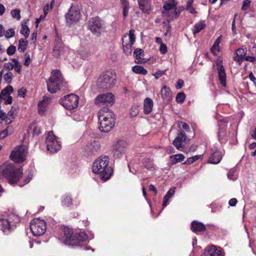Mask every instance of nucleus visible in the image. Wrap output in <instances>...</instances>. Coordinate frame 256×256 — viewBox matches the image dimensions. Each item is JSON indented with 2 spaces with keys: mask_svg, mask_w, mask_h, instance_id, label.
I'll use <instances>...</instances> for the list:
<instances>
[{
  "mask_svg": "<svg viewBox=\"0 0 256 256\" xmlns=\"http://www.w3.org/2000/svg\"><path fill=\"white\" fill-rule=\"evenodd\" d=\"M173 164L180 162L184 160V156L182 154H176L170 156Z\"/></svg>",
  "mask_w": 256,
  "mask_h": 256,
  "instance_id": "obj_39",
  "label": "nucleus"
},
{
  "mask_svg": "<svg viewBox=\"0 0 256 256\" xmlns=\"http://www.w3.org/2000/svg\"><path fill=\"white\" fill-rule=\"evenodd\" d=\"M88 238V236L84 232H81L79 234H76V236L75 240L76 244H75L74 246H78L80 242L86 240Z\"/></svg>",
  "mask_w": 256,
  "mask_h": 256,
  "instance_id": "obj_35",
  "label": "nucleus"
},
{
  "mask_svg": "<svg viewBox=\"0 0 256 256\" xmlns=\"http://www.w3.org/2000/svg\"><path fill=\"white\" fill-rule=\"evenodd\" d=\"M222 158V153L219 151H216L210 158L208 162L212 164H217L220 162Z\"/></svg>",
  "mask_w": 256,
  "mask_h": 256,
  "instance_id": "obj_29",
  "label": "nucleus"
},
{
  "mask_svg": "<svg viewBox=\"0 0 256 256\" xmlns=\"http://www.w3.org/2000/svg\"><path fill=\"white\" fill-rule=\"evenodd\" d=\"M140 10L144 12L150 14L151 11V2L150 0H138Z\"/></svg>",
  "mask_w": 256,
  "mask_h": 256,
  "instance_id": "obj_24",
  "label": "nucleus"
},
{
  "mask_svg": "<svg viewBox=\"0 0 256 256\" xmlns=\"http://www.w3.org/2000/svg\"><path fill=\"white\" fill-rule=\"evenodd\" d=\"M222 62L220 58L216 60V64L218 66L217 69L218 70V78L220 84L224 86H226V74L224 67L222 64Z\"/></svg>",
  "mask_w": 256,
  "mask_h": 256,
  "instance_id": "obj_18",
  "label": "nucleus"
},
{
  "mask_svg": "<svg viewBox=\"0 0 256 256\" xmlns=\"http://www.w3.org/2000/svg\"><path fill=\"white\" fill-rule=\"evenodd\" d=\"M116 78L114 72L108 70L99 77L98 84L100 88L109 89L114 85Z\"/></svg>",
  "mask_w": 256,
  "mask_h": 256,
  "instance_id": "obj_6",
  "label": "nucleus"
},
{
  "mask_svg": "<svg viewBox=\"0 0 256 256\" xmlns=\"http://www.w3.org/2000/svg\"><path fill=\"white\" fill-rule=\"evenodd\" d=\"M12 62L14 63V70L18 74H20L22 71V65L20 64L19 62L16 58H12Z\"/></svg>",
  "mask_w": 256,
  "mask_h": 256,
  "instance_id": "obj_42",
  "label": "nucleus"
},
{
  "mask_svg": "<svg viewBox=\"0 0 256 256\" xmlns=\"http://www.w3.org/2000/svg\"><path fill=\"white\" fill-rule=\"evenodd\" d=\"M16 50V48L15 46L11 45L6 50V52L8 55L12 56L13 55Z\"/></svg>",
  "mask_w": 256,
  "mask_h": 256,
  "instance_id": "obj_54",
  "label": "nucleus"
},
{
  "mask_svg": "<svg viewBox=\"0 0 256 256\" xmlns=\"http://www.w3.org/2000/svg\"><path fill=\"white\" fill-rule=\"evenodd\" d=\"M80 18V13L78 6L72 5L68 12L66 14V18L68 23L71 24L74 22L78 21Z\"/></svg>",
  "mask_w": 256,
  "mask_h": 256,
  "instance_id": "obj_14",
  "label": "nucleus"
},
{
  "mask_svg": "<svg viewBox=\"0 0 256 256\" xmlns=\"http://www.w3.org/2000/svg\"><path fill=\"white\" fill-rule=\"evenodd\" d=\"M79 101L78 96L74 94H70L65 96L60 100V104L68 110H72L76 108Z\"/></svg>",
  "mask_w": 256,
  "mask_h": 256,
  "instance_id": "obj_9",
  "label": "nucleus"
},
{
  "mask_svg": "<svg viewBox=\"0 0 256 256\" xmlns=\"http://www.w3.org/2000/svg\"><path fill=\"white\" fill-rule=\"evenodd\" d=\"M186 140V136L185 133L180 131L178 134V136L174 140L173 144L178 150H182L184 148V143L185 142Z\"/></svg>",
  "mask_w": 256,
  "mask_h": 256,
  "instance_id": "obj_19",
  "label": "nucleus"
},
{
  "mask_svg": "<svg viewBox=\"0 0 256 256\" xmlns=\"http://www.w3.org/2000/svg\"><path fill=\"white\" fill-rule=\"evenodd\" d=\"M11 15L12 18L19 20L20 18V10L18 9H15L11 11Z\"/></svg>",
  "mask_w": 256,
  "mask_h": 256,
  "instance_id": "obj_49",
  "label": "nucleus"
},
{
  "mask_svg": "<svg viewBox=\"0 0 256 256\" xmlns=\"http://www.w3.org/2000/svg\"><path fill=\"white\" fill-rule=\"evenodd\" d=\"M4 68L8 70H12L14 68V63L7 62L5 63L4 66Z\"/></svg>",
  "mask_w": 256,
  "mask_h": 256,
  "instance_id": "obj_57",
  "label": "nucleus"
},
{
  "mask_svg": "<svg viewBox=\"0 0 256 256\" xmlns=\"http://www.w3.org/2000/svg\"><path fill=\"white\" fill-rule=\"evenodd\" d=\"M178 126L180 128H182L183 129L185 130L186 132H189L190 131V126L188 125V124H187L186 123L183 122H178Z\"/></svg>",
  "mask_w": 256,
  "mask_h": 256,
  "instance_id": "obj_56",
  "label": "nucleus"
},
{
  "mask_svg": "<svg viewBox=\"0 0 256 256\" xmlns=\"http://www.w3.org/2000/svg\"><path fill=\"white\" fill-rule=\"evenodd\" d=\"M28 42L26 38H20L19 40L18 50L21 52H23L26 49Z\"/></svg>",
  "mask_w": 256,
  "mask_h": 256,
  "instance_id": "obj_37",
  "label": "nucleus"
},
{
  "mask_svg": "<svg viewBox=\"0 0 256 256\" xmlns=\"http://www.w3.org/2000/svg\"><path fill=\"white\" fill-rule=\"evenodd\" d=\"M160 95L164 102H170L172 97V93L170 88L166 86H164L161 89Z\"/></svg>",
  "mask_w": 256,
  "mask_h": 256,
  "instance_id": "obj_25",
  "label": "nucleus"
},
{
  "mask_svg": "<svg viewBox=\"0 0 256 256\" xmlns=\"http://www.w3.org/2000/svg\"><path fill=\"white\" fill-rule=\"evenodd\" d=\"M80 200L78 196H76L74 202L72 196L69 194H65L61 198V204L62 206L66 207H71L72 206H78L80 204Z\"/></svg>",
  "mask_w": 256,
  "mask_h": 256,
  "instance_id": "obj_15",
  "label": "nucleus"
},
{
  "mask_svg": "<svg viewBox=\"0 0 256 256\" xmlns=\"http://www.w3.org/2000/svg\"><path fill=\"white\" fill-rule=\"evenodd\" d=\"M236 170L235 168H232L230 170L229 172L228 173V178L231 180H236L237 178V175L236 174Z\"/></svg>",
  "mask_w": 256,
  "mask_h": 256,
  "instance_id": "obj_44",
  "label": "nucleus"
},
{
  "mask_svg": "<svg viewBox=\"0 0 256 256\" xmlns=\"http://www.w3.org/2000/svg\"><path fill=\"white\" fill-rule=\"evenodd\" d=\"M191 230L194 233L198 234V232L204 231L206 226L202 223L194 220L191 224Z\"/></svg>",
  "mask_w": 256,
  "mask_h": 256,
  "instance_id": "obj_27",
  "label": "nucleus"
},
{
  "mask_svg": "<svg viewBox=\"0 0 256 256\" xmlns=\"http://www.w3.org/2000/svg\"><path fill=\"white\" fill-rule=\"evenodd\" d=\"M50 104V100L46 96H44L43 100L38 104V111L40 115H43L46 110Z\"/></svg>",
  "mask_w": 256,
  "mask_h": 256,
  "instance_id": "obj_23",
  "label": "nucleus"
},
{
  "mask_svg": "<svg viewBox=\"0 0 256 256\" xmlns=\"http://www.w3.org/2000/svg\"><path fill=\"white\" fill-rule=\"evenodd\" d=\"M138 108L139 106L138 104L132 106L130 110V114L131 117H135L138 115L140 112Z\"/></svg>",
  "mask_w": 256,
  "mask_h": 256,
  "instance_id": "obj_40",
  "label": "nucleus"
},
{
  "mask_svg": "<svg viewBox=\"0 0 256 256\" xmlns=\"http://www.w3.org/2000/svg\"><path fill=\"white\" fill-rule=\"evenodd\" d=\"M177 4L176 0H168L165 2L163 6V8L164 10L162 12L163 16L164 18H168L169 10L175 8Z\"/></svg>",
  "mask_w": 256,
  "mask_h": 256,
  "instance_id": "obj_20",
  "label": "nucleus"
},
{
  "mask_svg": "<svg viewBox=\"0 0 256 256\" xmlns=\"http://www.w3.org/2000/svg\"><path fill=\"white\" fill-rule=\"evenodd\" d=\"M121 4L123 10V16L124 18H126L128 14L130 8L128 2L127 0L121 1Z\"/></svg>",
  "mask_w": 256,
  "mask_h": 256,
  "instance_id": "obj_36",
  "label": "nucleus"
},
{
  "mask_svg": "<svg viewBox=\"0 0 256 256\" xmlns=\"http://www.w3.org/2000/svg\"><path fill=\"white\" fill-rule=\"evenodd\" d=\"M62 52V48H58V46H55L53 51V55L56 57H58L61 55Z\"/></svg>",
  "mask_w": 256,
  "mask_h": 256,
  "instance_id": "obj_51",
  "label": "nucleus"
},
{
  "mask_svg": "<svg viewBox=\"0 0 256 256\" xmlns=\"http://www.w3.org/2000/svg\"><path fill=\"white\" fill-rule=\"evenodd\" d=\"M80 54L83 59L88 58L90 55V53L87 50L84 52L81 51Z\"/></svg>",
  "mask_w": 256,
  "mask_h": 256,
  "instance_id": "obj_60",
  "label": "nucleus"
},
{
  "mask_svg": "<svg viewBox=\"0 0 256 256\" xmlns=\"http://www.w3.org/2000/svg\"><path fill=\"white\" fill-rule=\"evenodd\" d=\"M153 107V100L150 98H146L144 100V113L146 114H150L152 112Z\"/></svg>",
  "mask_w": 256,
  "mask_h": 256,
  "instance_id": "obj_26",
  "label": "nucleus"
},
{
  "mask_svg": "<svg viewBox=\"0 0 256 256\" xmlns=\"http://www.w3.org/2000/svg\"><path fill=\"white\" fill-rule=\"evenodd\" d=\"M244 59L246 61L252 62H256V58L252 56H246Z\"/></svg>",
  "mask_w": 256,
  "mask_h": 256,
  "instance_id": "obj_62",
  "label": "nucleus"
},
{
  "mask_svg": "<svg viewBox=\"0 0 256 256\" xmlns=\"http://www.w3.org/2000/svg\"><path fill=\"white\" fill-rule=\"evenodd\" d=\"M90 30L94 34L98 36L102 28L103 24L101 19L98 17L90 18L88 22Z\"/></svg>",
  "mask_w": 256,
  "mask_h": 256,
  "instance_id": "obj_13",
  "label": "nucleus"
},
{
  "mask_svg": "<svg viewBox=\"0 0 256 256\" xmlns=\"http://www.w3.org/2000/svg\"><path fill=\"white\" fill-rule=\"evenodd\" d=\"M237 16L236 14H235L234 17V19L232 22V31L233 34H236V18Z\"/></svg>",
  "mask_w": 256,
  "mask_h": 256,
  "instance_id": "obj_59",
  "label": "nucleus"
},
{
  "mask_svg": "<svg viewBox=\"0 0 256 256\" xmlns=\"http://www.w3.org/2000/svg\"><path fill=\"white\" fill-rule=\"evenodd\" d=\"M47 150L52 152H56L61 148V142L59 138L54 134L52 131H50L46 140Z\"/></svg>",
  "mask_w": 256,
  "mask_h": 256,
  "instance_id": "obj_7",
  "label": "nucleus"
},
{
  "mask_svg": "<svg viewBox=\"0 0 256 256\" xmlns=\"http://www.w3.org/2000/svg\"><path fill=\"white\" fill-rule=\"evenodd\" d=\"M160 51L162 54H166L167 52L166 46L164 44H162L160 48Z\"/></svg>",
  "mask_w": 256,
  "mask_h": 256,
  "instance_id": "obj_58",
  "label": "nucleus"
},
{
  "mask_svg": "<svg viewBox=\"0 0 256 256\" xmlns=\"http://www.w3.org/2000/svg\"><path fill=\"white\" fill-rule=\"evenodd\" d=\"M8 135V132L6 130L0 132V139L5 138Z\"/></svg>",
  "mask_w": 256,
  "mask_h": 256,
  "instance_id": "obj_63",
  "label": "nucleus"
},
{
  "mask_svg": "<svg viewBox=\"0 0 256 256\" xmlns=\"http://www.w3.org/2000/svg\"><path fill=\"white\" fill-rule=\"evenodd\" d=\"M202 256H224L220 248H216L214 246H212L204 252Z\"/></svg>",
  "mask_w": 256,
  "mask_h": 256,
  "instance_id": "obj_21",
  "label": "nucleus"
},
{
  "mask_svg": "<svg viewBox=\"0 0 256 256\" xmlns=\"http://www.w3.org/2000/svg\"><path fill=\"white\" fill-rule=\"evenodd\" d=\"M63 232L64 236L62 238L66 242L72 246L76 244V242H75L76 234H74L72 229L68 228H64L63 230Z\"/></svg>",
  "mask_w": 256,
  "mask_h": 256,
  "instance_id": "obj_17",
  "label": "nucleus"
},
{
  "mask_svg": "<svg viewBox=\"0 0 256 256\" xmlns=\"http://www.w3.org/2000/svg\"><path fill=\"white\" fill-rule=\"evenodd\" d=\"M20 222V217L14 213L6 214L0 217V230L8 234Z\"/></svg>",
  "mask_w": 256,
  "mask_h": 256,
  "instance_id": "obj_5",
  "label": "nucleus"
},
{
  "mask_svg": "<svg viewBox=\"0 0 256 256\" xmlns=\"http://www.w3.org/2000/svg\"><path fill=\"white\" fill-rule=\"evenodd\" d=\"M94 102L100 106H106L108 108L114 104V96L110 92L100 94L96 98Z\"/></svg>",
  "mask_w": 256,
  "mask_h": 256,
  "instance_id": "obj_10",
  "label": "nucleus"
},
{
  "mask_svg": "<svg viewBox=\"0 0 256 256\" xmlns=\"http://www.w3.org/2000/svg\"><path fill=\"white\" fill-rule=\"evenodd\" d=\"M237 202H238V201L236 198H232L229 200L228 204L231 206H234L236 205V204H237Z\"/></svg>",
  "mask_w": 256,
  "mask_h": 256,
  "instance_id": "obj_61",
  "label": "nucleus"
},
{
  "mask_svg": "<svg viewBox=\"0 0 256 256\" xmlns=\"http://www.w3.org/2000/svg\"><path fill=\"white\" fill-rule=\"evenodd\" d=\"M20 33L23 34L26 38L29 36L30 30L29 28L24 24H22V28L20 30Z\"/></svg>",
  "mask_w": 256,
  "mask_h": 256,
  "instance_id": "obj_45",
  "label": "nucleus"
},
{
  "mask_svg": "<svg viewBox=\"0 0 256 256\" xmlns=\"http://www.w3.org/2000/svg\"><path fill=\"white\" fill-rule=\"evenodd\" d=\"M100 148L99 142L96 141H93L87 146L86 150L90 154H94L100 150Z\"/></svg>",
  "mask_w": 256,
  "mask_h": 256,
  "instance_id": "obj_28",
  "label": "nucleus"
},
{
  "mask_svg": "<svg viewBox=\"0 0 256 256\" xmlns=\"http://www.w3.org/2000/svg\"><path fill=\"white\" fill-rule=\"evenodd\" d=\"M174 188H172L166 192V194L164 198V200L162 202V206L164 207L166 206L168 204V202L169 199L174 194Z\"/></svg>",
  "mask_w": 256,
  "mask_h": 256,
  "instance_id": "obj_34",
  "label": "nucleus"
},
{
  "mask_svg": "<svg viewBox=\"0 0 256 256\" xmlns=\"http://www.w3.org/2000/svg\"><path fill=\"white\" fill-rule=\"evenodd\" d=\"M144 166L151 171L155 170L153 162L149 158H144L142 160Z\"/></svg>",
  "mask_w": 256,
  "mask_h": 256,
  "instance_id": "obj_33",
  "label": "nucleus"
},
{
  "mask_svg": "<svg viewBox=\"0 0 256 256\" xmlns=\"http://www.w3.org/2000/svg\"><path fill=\"white\" fill-rule=\"evenodd\" d=\"M99 129L102 132H108L115 124L114 114L108 108H102L98 112Z\"/></svg>",
  "mask_w": 256,
  "mask_h": 256,
  "instance_id": "obj_2",
  "label": "nucleus"
},
{
  "mask_svg": "<svg viewBox=\"0 0 256 256\" xmlns=\"http://www.w3.org/2000/svg\"><path fill=\"white\" fill-rule=\"evenodd\" d=\"M109 158L107 156H100L93 163L92 172L98 174L102 180L106 181L110 178L112 170L109 166Z\"/></svg>",
  "mask_w": 256,
  "mask_h": 256,
  "instance_id": "obj_1",
  "label": "nucleus"
},
{
  "mask_svg": "<svg viewBox=\"0 0 256 256\" xmlns=\"http://www.w3.org/2000/svg\"><path fill=\"white\" fill-rule=\"evenodd\" d=\"M251 3V0H244L243 2V4L242 7V10H247L250 6V4Z\"/></svg>",
  "mask_w": 256,
  "mask_h": 256,
  "instance_id": "obj_55",
  "label": "nucleus"
},
{
  "mask_svg": "<svg viewBox=\"0 0 256 256\" xmlns=\"http://www.w3.org/2000/svg\"><path fill=\"white\" fill-rule=\"evenodd\" d=\"M134 54L136 58L140 59L144 56L143 51L141 49H138V48L135 49L134 50Z\"/></svg>",
  "mask_w": 256,
  "mask_h": 256,
  "instance_id": "obj_50",
  "label": "nucleus"
},
{
  "mask_svg": "<svg viewBox=\"0 0 256 256\" xmlns=\"http://www.w3.org/2000/svg\"><path fill=\"white\" fill-rule=\"evenodd\" d=\"M222 37L219 36L214 42L212 48L210 49L211 52L215 56L220 51V44L221 42Z\"/></svg>",
  "mask_w": 256,
  "mask_h": 256,
  "instance_id": "obj_30",
  "label": "nucleus"
},
{
  "mask_svg": "<svg viewBox=\"0 0 256 256\" xmlns=\"http://www.w3.org/2000/svg\"><path fill=\"white\" fill-rule=\"evenodd\" d=\"M206 26V20H200L194 24V26L193 34H196L203 30Z\"/></svg>",
  "mask_w": 256,
  "mask_h": 256,
  "instance_id": "obj_32",
  "label": "nucleus"
},
{
  "mask_svg": "<svg viewBox=\"0 0 256 256\" xmlns=\"http://www.w3.org/2000/svg\"><path fill=\"white\" fill-rule=\"evenodd\" d=\"M30 229L34 236H40L46 229V222L39 218L33 219L30 223Z\"/></svg>",
  "mask_w": 256,
  "mask_h": 256,
  "instance_id": "obj_8",
  "label": "nucleus"
},
{
  "mask_svg": "<svg viewBox=\"0 0 256 256\" xmlns=\"http://www.w3.org/2000/svg\"><path fill=\"white\" fill-rule=\"evenodd\" d=\"M246 48H241L236 50L234 53L233 59L234 61L240 64L246 54Z\"/></svg>",
  "mask_w": 256,
  "mask_h": 256,
  "instance_id": "obj_22",
  "label": "nucleus"
},
{
  "mask_svg": "<svg viewBox=\"0 0 256 256\" xmlns=\"http://www.w3.org/2000/svg\"><path fill=\"white\" fill-rule=\"evenodd\" d=\"M132 70L136 74H146L148 71L142 66L136 65L132 67Z\"/></svg>",
  "mask_w": 256,
  "mask_h": 256,
  "instance_id": "obj_38",
  "label": "nucleus"
},
{
  "mask_svg": "<svg viewBox=\"0 0 256 256\" xmlns=\"http://www.w3.org/2000/svg\"><path fill=\"white\" fill-rule=\"evenodd\" d=\"M46 84L48 91L52 94L62 88L64 90L68 86L67 82L64 80L62 74L58 70H54L52 72L46 81Z\"/></svg>",
  "mask_w": 256,
  "mask_h": 256,
  "instance_id": "obj_3",
  "label": "nucleus"
},
{
  "mask_svg": "<svg viewBox=\"0 0 256 256\" xmlns=\"http://www.w3.org/2000/svg\"><path fill=\"white\" fill-rule=\"evenodd\" d=\"M29 131L32 133L34 136H38L41 132V130L38 124L36 122H32L29 126Z\"/></svg>",
  "mask_w": 256,
  "mask_h": 256,
  "instance_id": "obj_31",
  "label": "nucleus"
},
{
  "mask_svg": "<svg viewBox=\"0 0 256 256\" xmlns=\"http://www.w3.org/2000/svg\"><path fill=\"white\" fill-rule=\"evenodd\" d=\"M26 148L24 146H19L12 151L10 158L16 162H22L26 160Z\"/></svg>",
  "mask_w": 256,
  "mask_h": 256,
  "instance_id": "obj_12",
  "label": "nucleus"
},
{
  "mask_svg": "<svg viewBox=\"0 0 256 256\" xmlns=\"http://www.w3.org/2000/svg\"><path fill=\"white\" fill-rule=\"evenodd\" d=\"M174 12L172 14H170V12H169V17L166 18L168 20H172L174 18H178V16L180 15V10H178L176 8H174Z\"/></svg>",
  "mask_w": 256,
  "mask_h": 256,
  "instance_id": "obj_46",
  "label": "nucleus"
},
{
  "mask_svg": "<svg viewBox=\"0 0 256 256\" xmlns=\"http://www.w3.org/2000/svg\"><path fill=\"white\" fill-rule=\"evenodd\" d=\"M13 74L12 72L6 73L4 76V78L7 84H10L12 82Z\"/></svg>",
  "mask_w": 256,
  "mask_h": 256,
  "instance_id": "obj_48",
  "label": "nucleus"
},
{
  "mask_svg": "<svg viewBox=\"0 0 256 256\" xmlns=\"http://www.w3.org/2000/svg\"><path fill=\"white\" fill-rule=\"evenodd\" d=\"M126 143L124 140L118 141L113 146L112 152L116 158H120L126 150Z\"/></svg>",
  "mask_w": 256,
  "mask_h": 256,
  "instance_id": "obj_16",
  "label": "nucleus"
},
{
  "mask_svg": "<svg viewBox=\"0 0 256 256\" xmlns=\"http://www.w3.org/2000/svg\"><path fill=\"white\" fill-rule=\"evenodd\" d=\"M15 34V32L14 29L10 28L6 31H4V35L5 37L7 38H9L14 36Z\"/></svg>",
  "mask_w": 256,
  "mask_h": 256,
  "instance_id": "obj_47",
  "label": "nucleus"
},
{
  "mask_svg": "<svg viewBox=\"0 0 256 256\" xmlns=\"http://www.w3.org/2000/svg\"><path fill=\"white\" fill-rule=\"evenodd\" d=\"M0 98L4 101V104H10L12 102V98L10 95L0 94Z\"/></svg>",
  "mask_w": 256,
  "mask_h": 256,
  "instance_id": "obj_41",
  "label": "nucleus"
},
{
  "mask_svg": "<svg viewBox=\"0 0 256 256\" xmlns=\"http://www.w3.org/2000/svg\"><path fill=\"white\" fill-rule=\"evenodd\" d=\"M2 174L8 181L10 184L17 182L20 180L22 174L21 168L14 166L12 164H6L2 166L0 168Z\"/></svg>",
  "mask_w": 256,
  "mask_h": 256,
  "instance_id": "obj_4",
  "label": "nucleus"
},
{
  "mask_svg": "<svg viewBox=\"0 0 256 256\" xmlns=\"http://www.w3.org/2000/svg\"><path fill=\"white\" fill-rule=\"evenodd\" d=\"M186 99V95L182 92H179L176 94V100L178 103L182 104Z\"/></svg>",
  "mask_w": 256,
  "mask_h": 256,
  "instance_id": "obj_43",
  "label": "nucleus"
},
{
  "mask_svg": "<svg viewBox=\"0 0 256 256\" xmlns=\"http://www.w3.org/2000/svg\"><path fill=\"white\" fill-rule=\"evenodd\" d=\"M26 89H24V88H21L20 90H18V95L22 97H24V95L26 94Z\"/></svg>",
  "mask_w": 256,
  "mask_h": 256,
  "instance_id": "obj_64",
  "label": "nucleus"
},
{
  "mask_svg": "<svg viewBox=\"0 0 256 256\" xmlns=\"http://www.w3.org/2000/svg\"><path fill=\"white\" fill-rule=\"evenodd\" d=\"M13 88L11 86H8L6 88L2 90L0 94L10 95L13 92Z\"/></svg>",
  "mask_w": 256,
  "mask_h": 256,
  "instance_id": "obj_53",
  "label": "nucleus"
},
{
  "mask_svg": "<svg viewBox=\"0 0 256 256\" xmlns=\"http://www.w3.org/2000/svg\"><path fill=\"white\" fill-rule=\"evenodd\" d=\"M0 119L3 121H5V122L8 124L10 123L12 121V120H10V121L8 120V116L6 113L2 110H0Z\"/></svg>",
  "mask_w": 256,
  "mask_h": 256,
  "instance_id": "obj_52",
  "label": "nucleus"
},
{
  "mask_svg": "<svg viewBox=\"0 0 256 256\" xmlns=\"http://www.w3.org/2000/svg\"><path fill=\"white\" fill-rule=\"evenodd\" d=\"M135 42L134 30H130L128 34L124 35L122 38V46L126 54L129 55L132 52V46Z\"/></svg>",
  "mask_w": 256,
  "mask_h": 256,
  "instance_id": "obj_11",
  "label": "nucleus"
}]
</instances>
